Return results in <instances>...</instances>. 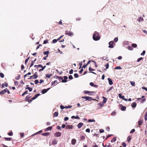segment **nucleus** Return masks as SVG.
Wrapping results in <instances>:
<instances>
[{
	"mask_svg": "<svg viewBox=\"0 0 147 147\" xmlns=\"http://www.w3.org/2000/svg\"><path fill=\"white\" fill-rule=\"evenodd\" d=\"M38 80H35L34 83L35 84H38Z\"/></svg>",
	"mask_w": 147,
	"mask_h": 147,
	"instance_id": "680f3d73",
	"label": "nucleus"
},
{
	"mask_svg": "<svg viewBox=\"0 0 147 147\" xmlns=\"http://www.w3.org/2000/svg\"><path fill=\"white\" fill-rule=\"evenodd\" d=\"M4 75L3 73H0V76L1 78H3L4 77Z\"/></svg>",
	"mask_w": 147,
	"mask_h": 147,
	"instance_id": "37998d69",
	"label": "nucleus"
},
{
	"mask_svg": "<svg viewBox=\"0 0 147 147\" xmlns=\"http://www.w3.org/2000/svg\"><path fill=\"white\" fill-rule=\"evenodd\" d=\"M137 104L135 102H134L131 104V106L133 108H135Z\"/></svg>",
	"mask_w": 147,
	"mask_h": 147,
	"instance_id": "2eb2a0df",
	"label": "nucleus"
},
{
	"mask_svg": "<svg viewBox=\"0 0 147 147\" xmlns=\"http://www.w3.org/2000/svg\"><path fill=\"white\" fill-rule=\"evenodd\" d=\"M61 135V133L60 132H57L55 133L54 134V136L55 137H60Z\"/></svg>",
	"mask_w": 147,
	"mask_h": 147,
	"instance_id": "0eeeda50",
	"label": "nucleus"
},
{
	"mask_svg": "<svg viewBox=\"0 0 147 147\" xmlns=\"http://www.w3.org/2000/svg\"><path fill=\"white\" fill-rule=\"evenodd\" d=\"M116 140V138L115 137L113 138L111 140V142H115Z\"/></svg>",
	"mask_w": 147,
	"mask_h": 147,
	"instance_id": "bb28decb",
	"label": "nucleus"
},
{
	"mask_svg": "<svg viewBox=\"0 0 147 147\" xmlns=\"http://www.w3.org/2000/svg\"><path fill=\"white\" fill-rule=\"evenodd\" d=\"M74 76L76 78H77L79 76L78 74L76 73L74 75Z\"/></svg>",
	"mask_w": 147,
	"mask_h": 147,
	"instance_id": "3c124183",
	"label": "nucleus"
},
{
	"mask_svg": "<svg viewBox=\"0 0 147 147\" xmlns=\"http://www.w3.org/2000/svg\"><path fill=\"white\" fill-rule=\"evenodd\" d=\"M57 141L56 139H54L52 141V144L53 145L57 144Z\"/></svg>",
	"mask_w": 147,
	"mask_h": 147,
	"instance_id": "4468645a",
	"label": "nucleus"
},
{
	"mask_svg": "<svg viewBox=\"0 0 147 147\" xmlns=\"http://www.w3.org/2000/svg\"><path fill=\"white\" fill-rule=\"evenodd\" d=\"M57 40H58L57 39H54L52 41V43H54L56 42H57Z\"/></svg>",
	"mask_w": 147,
	"mask_h": 147,
	"instance_id": "79ce46f5",
	"label": "nucleus"
},
{
	"mask_svg": "<svg viewBox=\"0 0 147 147\" xmlns=\"http://www.w3.org/2000/svg\"><path fill=\"white\" fill-rule=\"evenodd\" d=\"M102 98L103 99L102 102L104 103H105L107 101V99L104 96H102Z\"/></svg>",
	"mask_w": 147,
	"mask_h": 147,
	"instance_id": "5701e85b",
	"label": "nucleus"
},
{
	"mask_svg": "<svg viewBox=\"0 0 147 147\" xmlns=\"http://www.w3.org/2000/svg\"><path fill=\"white\" fill-rule=\"evenodd\" d=\"M50 89V88H49L47 89H44L42 91V94H44L46 93L48 90Z\"/></svg>",
	"mask_w": 147,
	"mask_h": 147,
	"instance_id": "1a4fd4ad",
	"label": "nucleus"
},
{
	"mask_svg": "<svg viewBox=\"0 0 147 147\" xmlns=\"http://www.w3.org/2000/svg\"><path fill=\"white\" fill-rule=\"evenodd\" d=\"M31 96H30V95H27L26 96V99L25 100L26 101L27 100H28L31 97Z\"/></svg>",
	"mask_w": 147,
	"mask_h": 147,
	"instance_id": "412c9836",
	"label": "nucleus"
},
{
	"mask_svg": "<svg viewBox=\"0 0 147 147\" xmlns=\"http://www.w3.org/2000/svg\"><path fill=\"white\" fill-rule=\"evenodd\" d=\"M143 59V58L142 57H140L137 59V61L139 62L141 60Z\"/></svg>",
	"mask_w": 147,
	"mask_h": 147,
	"instance_id": "c03bdc74",
	"label": "nucleus"
},
{
	"mask_svg": "<svg viewBox=\"0 0 147 147\" xmlns=\"http://www.w3.org/2000/svg\"><path fill=\"white\" fill-rule=\"evenodd\" d=\"M26 89H28L29 91L30 92H31L32 91V88H31L29 87H27L26 88Z\"/></svg>",
	"mask_w": 147,
	"mask_h": 147,
	"instance_id": "473e14b6",
	"label": "nucleus"
},
{
	"mask_svg": "<svg viewBox=\"0 0 147 147\" xmlns=\"http://www.w3.org/2000/svg\"><path fill=\"white\" fill-rule=\"evenodd\" d=\"M100 38L99 33L97 31H95L94 32L93 35V39L95 41H97L99 40Z\"/></svg>",
	"mask_w": 147,
	"mask_h": 147,
	"instance_id": "f257e3e1",
	"label": "nucleus"
},
{
	"mask_svg": "<svg viewBox=\"0 0 147 147\" xmlns=\"http://www.w3.org/2000/svg\"><path fill=\"white\" fill-rule=\"evenodd\" d=\"M90 129L89 128H87L86 130V132H88V133H89L90 132Z\"/></svg>",
	"mask_w": 147,
	"mask_h": 147,
	"instance_id": "4d7b16f0",
	"label": "nucleus"
},
{
	"mask_svg": "<svg viewBox=\"0 0 147 147\" xmlns=\"http://www.w3.org/2000/svg\"><path fill=\"white\" fill-rule=\"evenodd\" d=\"M82 98H85L86 100H88L91 101L92 100V98L89 96H82Z\"/></svg>",
	"mask_w": 147,
	"mask_h": 147,
	"instance_id": "20e7f679",
	"label": "nucleus"
},
{
	"mask_svg": "<svg viewBox=\"0 0 147 147\" xmlns=\"http://www.w3.org/2000/svg\"><path fill=\"white\" fill-rule=\"evenodd\" d=\"M146 100V99L145 98H143L141 100V103H143Z\"/></svg>",
	"mask_w": 147,
	"mask_h": 147,
	"instance_id": "a18cd8bd",
	"label": "nucleus"
},
{
	"mask_svg": "<svg viewBox=\"0 0 147 147\" xmlns=\"http://www.w3.org/2000/svg\"><path fill=\"white\" fill-rule=\"evenodd\" d=\"M52 75V74H47L46 75V76L48 78H50L51 76Z\"/></svg>",
	"mask_w": 147,
	"mask_h": 147,
	"instance_id": "e433bc0d",
	"label": "nucleus"
},
{
	"mask_svg": "<svg viewBox=\"0 0 147 147\" xmlns=\"http://www.w3.org/2000/svg\"><path fill=\"white\" fill-rule=\"evenodd\" d=\"M135 131V129H132L130 131V133H133L134 132V131Z\"/></svg>",
	"mask_w": 147,
	"mask_h": 147,
	"instance_id": "774afa93",
	"label": "nucleus"
},
{
	"mask_svg": "<svg viewBox=\"0 0 147 147\" xmlns=\"http://www.w3.org/2000/svg\"><path fill=\"white\" fill-rule=\"evenodd\" d=\"M58 79L59 81H61V80H62L63 79V77L61 76L59 77Z\"/></svg>",
	"mask_w": 147,
	"mask_h": 147,
	"instance_id": "13d9d810",
	"label": "nucleus"
},
{
	"mask_svg": "<svg viewBox=\"0 0 147 147\" xmlns=\"http://www.w3.org/2000/svg\"><path fill=\"white\" fill-rule=\"evenodd\" d=\"M109 63H107L105 65V66L106 67V69H107L109 67Z\"/></svg>",
	"mask_w": 147,
	"mask_h": 147,
	"instance_id": "58836bf2",
	"label": "nucleus"
},
{
	"mask_svg": "<svg viewBox=\"0 0 147 147\" xmlns=\"http://www.w3.org/2000/svg\"><path fill=\"white\" fill-rule=\"evenodd\" d=\"M122 69V68L120 66H117L115 68V69Z\"/></svg>",
	"mask_w": 147,
	"mask_h": 147,
	"instance_id": "ea45409f",
	"label": "nucleus"
},
{
	"mask_svg": "<svg viewBox=\"0 0 147 147\" xmlns=\"http://www.w3.org/2000/svg\"><path fill=\"white\" fill-rule=\"evenodd\" d=\"M49 53V51H45L43 53V54L45 55H48V54Z\"/></svg>",
	"mask_w": 147,
	"mask_h": 147,
	"instance_id": "cd10ccee",
	"label": "nucleus"
},
{
	"mask_svg": "<svg viewBox=\"0 0 147 147\" xmlns=\"http://www.w3.org/2000/svg\"><path fill=\"white\" fill-rule=\"evenodd\" d=\"M73 78V77L72 75H69V79L70 80H72Z\"/></svg>",
	"mask_w": 147,
	"mask_h": 147,
	"instance_id": "bf43d9fd",
	"label": "nucleus"
},
{
	"mask_svg": "<svg viewBox=\"0 0 147 147\" xmlns=\"http://www.w3.org/2000/svg\"><path fill=\"white\" fill-rule=\"evenodd\" d=\"M34 61H31V63L30 65V67H31L32 66L34 65Z\"/></svg>",
	"mask_w": 147,
	"mask_h": 147,
	"instance_id": "6e6d98bb",
	"label": "nucleus"
},
{
	"mask_svg": "<svg viewBox=\"0 0 147 147\" xmlns=\"http://www.w3.org/2000/svg\"><path fill=\"white\" fill-rule=\"evenodd\" d=\"M67 81L66 80L63 79L62 80L61 82H66Z\"/></svg>",
	"mask_w": 147,
	"mask_h": 147,
	"instance_id": "e2e57ef3",
	"label": "nucleus"
},
{
	"mask_svg": "<svg viewBox=\"0 0 147 147\" xmlns=\"http://www.w3.org/2000/svg\"><path fill=\"white\" fill-rule=\"evenodd\" d=\"M72 106L71 105H69L68 106H66L65 107V109L70 108L72 107Z\"/></svg>",
	"mask_w": 147,
	"mask_h": 147,
	"instance_id": "a19ab883",
	"label": "nucleus"
},
{
	"mask_svg": "<svg viewBox=\"0 0 147 147\" xmlns=\"http://www.w3.org/2000/svg\"><path fill=\"white\" fill-rule=\"evenodd\" d=\"M144 119L145 121L147 120V111L146 112V113L145 115Z\"/></svg>",
	"mask_w": 147,
	"mask_h": 147,
	"instance_id": "f704fd0d",
	"label": "nucleus"
},
{
	"mask_svg": "<svg viewBox=\"0 0 147 147\" xmlns=\"http://www.w3.org/2000/svg\"><path fill=\"white\" fill-rule=\"evenodd\" d=\"M108 80L109 84L110 85H112L113 84V82L112 80L110 78H109Z\"/></svg>",
	"mask_w": 147,
	"mask_h": 147,
	"instance_id": "f8f14e48",
	"label": "nucleus"
},
{
	"mask_svg": "<svg viewBox=\"0 0 147 147\" xmlns=\"http://www.w3.org/2000/svg\"><path fill=\"white\" fill-rule=\"evenodd\" d=\"M42 130H40L38 132H36V133H35V134H34L32 136L35 135H36V134H39L41 133L42 132Z\"/></svg>",
	"mask_w": 147,
	"mask_h": 147,
	"instance_id": "2f4dec72",
	"label": "nucleus"
},
{
	"mask_svg": "<svg viewBox=\"0 0 147 147\" xmlns=\"http://www.w3.org/2000/svg\"><path fill=\"white\" fill-rule=\"evenodd\" d=\"M126 107L125 106H122L121 107V110L123 111L125 110Z\"/></svg>",
	"mask_w": 147,
	"mask_h": 147,
	"instance_id": "c85d7f7f",
	"label": "nucleus"
},
{
	"mask_svg": "<svg viewBox=\"0 0 147 147\" xmlns=\"http://www.w3.org/2000/svg\"><path fill=\"white\" fill-rule=\"evenodd\" d=\"M119 98L122 99H124V98L125 97L124 96H121V94H119Z\"/></svg>",
	"mask_w": 147,
	"mask_h": 147,
	"instance_id": "a878e982",
	"label": "nucleus"
},
{
	"mask_svg": "<svg viewBox=\"0 0 147 147\" xmlns=\"http://www.w3.org/2000/svg\"><path fill=\"white\" fill-rule=\"evenodd\" d=\"M95 121L94 119H88V122H94Z\"/></svg>",
	"mask_w": 147,
	"mask_h": 147,
	"instance_id": "09e8293b",
	"label": "nucleus"
},
{
	"mask_svg": "<svg viewBox=\"0 0 147 147\" xmlns=\"http://www.w3.org/2000/svg\"><path fill=\"white\" fill-rule=\"evenodd\" d=\"M76 141L75 139H73L71 140V144L73 145H74L76 143Z\"/></svg>",
	"mask_w": 147,
	"mask_h": 147,
	"instance_id": "dca6fc26",
	"label": "nucleus"
},
{
	"mask_svg": "<svg viewBox=\"0 0 147 147\" xmlns=\"http://www.w3.org/2000/svg\"><path fill=\"white\" fill-rule=\"evenodd\" d=\"M131 136H128L127 138V140L128 142H129L131 139Z\"/></svg>",
	"mask_w": 147,
	"mask_h": 147,
	"instance_id": "aec40b11",
	"label": "nucleus"
},
{
	"mask_svg": "<svg viewBox=\"0 0 147 147\" xmlns=\"http://www.w3.org/2000/svg\"><path fill=\"white\" fill-rule=\"evenodd\" d=\"M4 138L5 139V140L6 141H11L12 139L11 138H6L4 137Z\"/></svg>",
	"mask_w": 147,
	"mask_h": 147,
	"instance_id": "4be33fe9",
	"label": "nucleus"
},
{
	"mask_svg": "<svg viewBox=\"0 0 147 147\" xmlns=\"http://www.w3.org/2000/svg\"><path fill=\"white\" fill-rule=\"evenodd\" d=\"M74 126L72 125H67L66 127V129H72L73 128Z\"/></svg>",
	"mask_w": 147,
	"mask_h": 147,
	"instance_id": "6e6552de",
	"label": "nucleus"
},
{
	"mask_svg": "<svg viewBox=\"0 0 147 147\" xmlns=\"http://www.w3.org/2000/svg\"><path fill=\"white\" fill-rule=\"evenodd\" d=\"M20 78V75H18L17 76V77H16V79L17 80H19Z\"/></svg>",
	"mask_w": 147,
	"mask_h": 147,
	"instance_id": "603ef678",
	"label": "nucleus"
},
{
	"mask_svg": "<svg viewBox=\"0 0 147 147\" xmlns=\"http://www.w3.org/2000/svg\"><path fill=\"white\" fill-rule=\"evenodd\" d=\"M52 126H50L47 127L45 130V131H47L49 130H51L52 129Z\"/></svg>",
	"mask_w": 147,
	"mask_h": 147,
	"instance_id": "a211bd4d",
	"label": "nucleus"
},
{
	"mask_svg": "<svg viewBox=\"0 0 147 147\" xmlns=\"http://www.w3.org/2000/svg\"><path fill=\"white\" fill-rule=\"evenodd\" d=\"M58 82L57 81L55 80L54 81V82H52L51 83V85L52 86H55L56 85V84H57Z\"/></svg>",
	"mask_w": 147,
	"mask_h": 147,
	"instance_id": "f3484780",
	"label": "nucleus"
},
{
	"mask_svg": "<svg viewBox=\"0 0 147 147\" xmlns=\"http://www.w3.org/2000/svg\"><path fill=\"white\" fill-rule=\"evenodd\" d=\"M32 76L33 78H36L38 76L37 72H35L34 75Z\"/></svg>",
	"mask_w": 147,
	"mask_h": 147,
	"instance_id": "9d476101",
	"label": "nucleus"
},
{
	"mask_svg": "<svg viewBox=\"0 0 147 147\" xmlns=\"http://www.w3.org/2000/svg\"><path fill=\"white\" fill-rule=\"evenodd\" d=\"M50 134V133L49 132H47V133H42L41 135L45 136H49Z\"/></svg>",
	"mask_w": 147,
	"mask_h": 147,
	"instance_id": "6ab92c4d",
	"label": "nucleus"
},
{
	"mask_svg": "<svg viewBox=\"0 0 147 147\" xmlns=\"http://www.w3.org/2000/svg\"><path fill=\"white\" fill-rule=\"evenodd\" d=\"M130 83L131 85L133 86H135V82L134 81H130Z\"/></svg>",
	"mask_w": 147,
	"mask_h": 147,
	"instance_id": "c756f323",
	"label": "nucleus"
},
{
	"mask_svg": "<svg viewBox=\"0 0 147 147\" xmlns=\"http://www.w3.org/2000/svg\"><path fill=\"white\" fill-rule=\"evenodd\" d=\"M143 121L142 120H140L139 121H138V125L140 126L141 125L142 123H143Z\"/></svg>",
	"mask_w": 147,
	"mask_h": 147,
	"instance_id": "ddd939ff",
	"label": "nucleus"
},
{
	"mask_svg": "<svg viewBox=\"0 0 147 147\" xmlns=\"http://www.w3.org/2000/svg\"><path fill=\"white\" fill-rule=\"evenodd\" d=\"M83 125V123H80L77 125V127L79 128H80Z\"/></svg>",
	"mask_w": 147,
	"mask_h": 147,
	"instance_id": "9b49d317",
	"label": "nucleus"
},
{
	"mask_svg": "<svg viewBox=\"0 0 147 147\" xmlns=\"http://www.w3.org/2000/svg\"><path fill=\"white\" fill-rule=\"evenodd\" d=\"M58 115V113L57 112H55L53 114V117H57Z\"/></svg>",
	"mask_w": 147,
	"mask_h": 147,
	"instance_id": "393cba45",
	"label": "nucleus"
},
{
	"mask_svg": "<svg viewBox=\"0 0 147 147\" xmlns=\"http://www.w3.org/2000/svg\"><path fill=\"white\" fill-rule=\"evenodd\" d=\"M128 49L130 50H132L133 49V47L130 46H128Z\"/></svg>",
	"mask_w": 147,
	"mask_h": 147,
	"instance_id": "72a5a7b5",
	"label": "nucleus"
},
{
	"mask_svg": "<svg viewBox=\"0 0 147 147\" xmlns=\"http://www.w3.org/2000/svg\"><path fill=\"white\" fill-rule=\"evenodd\" d=\"M71 118L72 119L75 118L76 119H80V117H79L78 115H77V116H76V117L74 116H73L71 117Z\"/></svg>",
	"mask_w": 147,
	"mask_h": 147,
	"instance_id": "b1692460",
	"label": "nucleus"
},
{
	"mask_svg": "<svg viewBox=\"0 0 147 147\" xmlns=\"http://www.w3.org/2000/svg\"><path fill=\"white\" fill-rule=\"evenodd\" d=\"M98 105H100V107H102L104 106V103L102 102H100L98 103Z\"/></svg>",
	"mask_w": 147,
	"mask_h": 147,
	"instance_id": "7c9ffc66",
	"label": "nucleus"
},
{
	"mask_svg": "<svg viewBox=\"0 0 147 147\" xmlns=\"http://www.w3.org/2000/svg\"><path fill=\"white\" fill-rule=\"evenodd\" d=\"M40 95V93H38V94H36L35 95V98H37Z\"/></svg>",
	"mask_w": 147,
	"mask_h": 147,
	"instance_id": "864d4df0",
	"label": "nucleus"
},
{
	"mask_svg": "<svg viewBox=\"0 0 147 147\" xmlns=\"http://www.w3.org/2000/svg\"><path fill=\"white\" fill-rule=\"evenodd\" d=\"M8 134L9 136H12L13 135V133L12 131H11L9 132Z\"/></svg>",
	"mask_w": 147,
	"mask_h": 147,
	"instance_id": "8fccbe9b",
	"label": "nucleus"
},
{
	"mask_svg": "<svg viewBox=\"0 0 147 147\" xmlns=\"http://www.w3.org/2000/svg\"><path fill=\"white\" fill-rule=\"evenodd\" d=\"M89 70L90 71H94V69H92L91 67H90L89 68Z\"/></svg>",
	"mask_w": 147,
	"mask_h": 147,
	"instance_id": "052dcab7",
	"label": "nucleus"
},
{
	"mask_svg": "<svg viewBox=\"0 0 147 147\" xmlns=\"http://www.w3.org/2000/svg\"><path fill=\"white\" fill-rule=\"evenodd\" d=\"M146 53L145 51L144 50L143 51L142 53L141 54V55H144V54H145Z\"/></svg>",
	"mask_w": 147,
	"mask_h": 147,
	"instance_id": "5fc2aeb1",
	"label": "nucleus"
},
{
	"mask_svg": "<svg viewBox=\"0 0 147 147\" xmlns=\"http://www.w3.org/2000/svg\"><path fill=\"white\" fill-rule=\"evenodd\" d=\"M48 40H47V39H46L45 40H44V42H43V44H47V43L48 42Z\"/></svg>",
	"mask_w": 147,
	"mask_h": 147,
	"instance_id": "49530a36",
	"label": "nucleus"
},
{
	"mask_svg": "<svg viewBox=\"0 0 147 147\" xmlns=\"http://www.w3.org/2000/svg\"><path fill=\"white\" fill-rule=\"evenodd\" d=\"M114 41L116 42L118 40V38L117 37L115 38L114 39Z\"/></svg>",
	"mask_w": 147,
	"mask_h": 147,
	"instance_id": "0e129e2a",
	"label": "nucleus"
},
{
	"mask_svg": "<svg viewBox=\"0 0 147 147\" xmlns=\"http://www.w3.org/2000/svg\"><path fill=\"white\" fill-rule=\"evenodd\" d=\"M122 145L123 147H126V144L124 143V142H123L122 143Z\"/></svg>",
	"mask_w": 147,
	"mask_h": 147,
	"instance_id": "de8ad7c7",
	"label": "nucleus"
},
{
	"mask_svg": "<svg viewBox=\"0 0 147 147\" xmlns=\"http://www.w3.org/2000/svg\"><path fill=\"white\" fill-rule=\"evenodd\" d=\"M65 34L68 35L69 36H72L74 35V33L68 31H66L65 32Z\"/></svg>",
	"mask_w": 147,
	"mask_h": 147,
	"instance_id": "f03ea898",
	"label": "nucleus"
},
{
	"mask_svg": "<svg viewBox=\"0 0 147 147\" xmlns=\"http://www.w3.org/2000/svg\"><path fill=\"white\" fill-rule=\"evenodd\" d=\"M73 69H71L70 71H69V74H73Z\"/></svg>",
	"mask_w": 147,
	"mask_h": 147,
	"instance_id": "338daca9",
	"label": "nucleus"
},
{
	"mask_svg": "<svg viewBox=\"0 0 147 147\" xmlns=\"http://www.w3.org/2000/svg\"><path fill=\"white\" fill-rule=\"evenodd\" d=\"M131 46L132 47H133L134 48H136L137 47V45L136 44H132L131 45Z\"/></svg>",
	"mask_w": 147,
	"mask_h": 147,
	"instance_id": "c9c22d12",
	"label": "nucleus"
},
{
	"mask_svg": "<svg viewBox=\"0 0 147 147\" xmlns=\"http://www.w3.org/2000/svg\"><path fill=\"white\" fill-rule=\"evenodd\" d=\"M69 119V118L67 117H65L64 118V120L65 121H67Z\"/></svg>",
	"mask_w": 147,
	"mask_h": 147,
	"instance_id": "69168bd1",
	"label": "nucleus"
},
{
	"mask_svg": "<svg viewBox=\"0 0 147 147\" xmlns=\"http://www.w3.org/2000/svg\"><path fill=\"white\" fill-rule=\"evenodd\" d=\"M7 88H6L5 89L1 91V92H0V95L4 94L6 92H7Z\"/></svg>",
	"mask_w": 147,
	"mask_h": 147,
	"instance_id": "423d86ee",
	"label": "nucleus"
},
{
	"mask_svg": "<svg viewBox=\"0 0 147 147\" xmlns=\"http://www.w3.org/2000/svg\"><path fill=\"white\" fill-rule=\"evenodd\" d=\"M113 41H111L109 42V48H113L114 46L113 45Z\"/></svg>",
	"mask_w": 147,
	"mask_h": 147,
	"instance_id": "39448f33",
	"label": "nucleus"
},
{
	"mask_svg": "<svg viewBox=\"0 0 147 147\" xmlns=\"http://www.w3.org/2000/svg\"><path fill=\"white\" fill-rule=\"evenodd\" d=\"M84 93L86 94H88L89 95H92L94 93H95V92L94 91L90 92L88 91H85Z\"/></svg>",
	"mask_w": 147,
	"mask_h": 147,
	"instance_id": "7ed1b4c3",
	"label": "nucleus"
},
{
	"mask_svg": "<svg viewBox=\"0 0 147 147\" xmlns=\"http://www.w3.org/2000/svg\"><path fill=\"white\" fill-rule=\"evenodd\" d=\"M138 20L139 22H140L141 21H143V18L142 17H140L139 19H138Z\"/></svg>",
	"mask_w": 147,
	"mask_h": 147,
	"instance_id": "4c0bfd02",
	"label": "nucleus"
}]
</instances>
